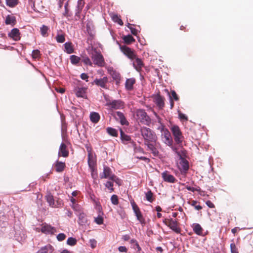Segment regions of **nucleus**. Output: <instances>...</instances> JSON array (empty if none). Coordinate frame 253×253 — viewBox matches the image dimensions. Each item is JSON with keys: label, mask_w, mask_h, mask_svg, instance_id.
Here are the masks:
<instances>
[{"label": "nucleus", "mask_w": 253, "mask_h": 253, "mask_svg": "<svg viewBox=\"0 0 253 253\" xmlns=\"http://www.w3.org/2000/svg\"><path fill=\"white\" fill-rule=\"evenodd\" d=\"M155 115L158 119L159 123L161 124V126L159 127L158 129L162 133L161 138L163 142L169 146H172L173 141L170 132L165 127V126L161 123V119L156 113H155Z\"/></svg>", "instance_id": "1"}, {"label": "nucleus", "mask_w": 253, "mask_h": 253, "mask_svg": "<svg viewBox=\"0 0 253 253\" xmlns=\"http://www.w3.org/2000/svg\"><path fill=\"white\" fill-rule=\"evenodd\" d=\"M100 177L101 179L108 178L109 179L115 182L119 185H121L122 184L121 179L113 173L111 169L107 166H103V170L102 173L100 174Z\"/></svg>", "instance_id": "2"}, {"label": "nucleus", "mask_w": 253, "mask_h": 253, "mask_svg": "<svg viewBox=\"0 0 253 253\" xmlns=\"http://www.w3.org/2000/svg\"><path fill=\"white\" fill-rule=\"evenodd\" d=\"M140 131L144 139V142H146L147 141H157V136L155 132L150 128L145 126H143L141 127Z\"/></svg>", "instance_id": "3"}, {"label": "nucleus", "mask_w": 253, "mask_h": 253, "mask_svg": "<svg viewBox=\"0 0 253 253\" xmlns=\"http://www.w3.org/2000/svg\"><path fill=\"white\" fill-rule=\"evenodd\" d=\"M137 120L142 124L149 126L151 124V120L147 113L143 109H138L135 112Z\"/></svg>", "instance_id": "4"}, {"label": "nucleus", "mask_w": 253, "mask_h": 253, "mask_svg": "<svg viewBox=\"0 0 253 253\" xmlns=\"http://www.w3.org/2000/svg\"><path fill=\"white\" fill-rule=\"evenodd\" d=\"M163 222L176 233H180L181 229L179 227V223L176 220H173L172 218H165L164 219Z\"/></svg>", "instance_id": "5"}, {"label": "nucleus", "mask_w": 253, "mask_h": 253, "mask_svg": "<svg viewBox=\"0 0 253 253\" xmlns=\"http://www.w3.org/2000/svg\"><path fill=\"white\" fill-rule=\"evenodd\" d=\"M171 130L176 143L178 145L181 144L184 138L179 126H173L171 127Z\"/></svg>", "instance_id": "6"}, {"label": "nucleus", "mask_w": 253, "mask_h": 253, "mask_svg": "<svg viewBox=\"0 0 253 253\" xmlns=\"http://www.w3.org/2000/svg\"><path fill=\"white\" fill-rule=\"evenodd\" d=\"M91 57L95 65L99 67L104 66L105 62L104 57L100 52H97L96 50L94 51L92 53Z\"/></svg>", "instance_id": "7"}, {"label": "nucleus", "mask_w": 253, "mask_h": 253, "mask_svg": "<svg viewBox=\"0 0 253 253\" xmlns=\"http://www.w3.org/2000/svg\"><path fill=\"white\" fill-rule=\"evenodd\" d=\"M132 210L136 216L137 219L140 222L142 225H145L146 223L145 218H144L138 206L136 204L132 201L131 202Z\"/></svg>", "instance_id": "8"}, {"label": "nucleus", "mask_w": 253, "mask_h": 253, "mask_svg": "<svg viewBox=\"0 0 253 253\" xmlns=\"http://www.w3.org/2000/svg\"><path fill=\"white\" fill-rule=\"evenodd\" d=\"M41 226V231L43 234L53 235L56 232V229L54 227L46 223L42 224Z\"/></svg>", "instance_id": "9"}, {"label": "nucleus", "mask_w": 253, "mask_h": 253, "mask_svg": "<svg viewBox=\"0 0 253 253\" xmlns=\"http://www.w3.org/2000/svg\"><path fill=\"white\" fill-rule=\"evenodd\" d=\"M120 49L123 53L129 59L134 60V58H136V55L130 48L126 45H122L120 46Z\"/></svg>", "instance_id": "10"}, {"label": "nucleus", "mask_w": 253, "mask_h": 253, "mask_svg": "<svg viewBox=\"0 0 253 253\" xmlns=\"http://www.w3.org/2000/svg\"><path fill=\"white\" fill-rule=\"evenodd\" d=\"M120 138L122 142L125 144L130 143L133 146L136 145L135 142L131 139V137L126 134L122 129H120Z\"/></svg>", "instance_id": "11"}, {"label": "nucleus", "mask_w": 253, "mask_h": 253, "mask_svg": "<svg viewBox=\"0 0 253 253\" xmlns=\"http://www.w3.org/2000/svg\"><path fill=\"white\" fill-rule=\"evenodd\" d=\"M107 105L112 109H122L124 107V102L120 100H115L110 102H108Z\"/></svg>", "instance_id": "12"}, {"label": "nucleus", "mask_w": 253, "mask_h": 253, "mask_svg": "<svg viewBox=\"0 0 253 253\" xmlns=\"http://www.w3.org/2000/svg\"><path fill=\"white\" fill-rule=\"evenodd\" d=\"M154 102L159 109H162L165 106V98L162 96L159 93L155 95L153 97Z\"/></svg>", "instance_id": "13"}, {"label": "nucleus", "mask_w": 253, "mask_h": 253, "mask_svg": "<svg viewBox=\"0 0 253 253\" xmlns=\"http://www.w3.org/2000/svg\"><path fill=\"white\" fill-rule=\"evenodd\" d=\"M108 82V79L107 77H104L101 79H96L94 80L92 84H95L98 86L103 88H107V84Z\"/></svg>", "instance_id": "14"}, {"label": "nucleus", "mask_w": 253, "mask_h": 253, "mask_svg": "<svg viewBox=\"0 0 253 253\" xmlns=\"http://www.w3.org/2000/svg\"><path fill=\"white\" fill-rule=\"evenodd\" d=\"M69 151L67 148V145L64 143H62L60 144L59 151H58V157H63L66 158L69 156Z\"/></svg>", "instance_id": "15"}, {"label": "nucleus", "mask_w": 253, "mask_h": 253, "mask_svg": "<svg viewBox=\"0 0 253 253\" xmlns=\"http://www.w3.org/2000/svg\"><path fill=\"white\" fill-rule=\"evenodd\" d=\"M162 177L163 180L169 183H175L176 181V178L171 174H170L168 171H165L162 173Z\"/></svg>", "instance_id": "16"}, {"label": "nucleus", "mask_w": 253, "mask_h": 253, "mask_svg": "<svg viewBox=\"0 0 253 253\" xmlns=\"http://www.w3.org/2000/svg\"><path fill=\"white\" fill-rule=\"evenodd\" d=\"M87 162L91 171L94 172L95 170L96 161L90 152L87 155Z\"/></svg>", "instance_id": "17"}, {"label": "nucleus", "mask_w": 253, "mask_h": 253, "mask_svg": "<svg viewBox=\"0 0 253 253\" xmlns=\"http://www.w3.org/2000/svg\"><path fill=\"white\" fill-rule=\"evenodd\" d=\"M116 115L118 117L117 118V120H119L120 121V123L122 125H125V126H128L129 125V122L127 121L126 119V118L124 114L120 112L117 111L116 113Z\"/></svg>", "instance_id": "18"}, {"label": "nucleus", "mask_w": 253, "mask_h": 253, "mask_svg": "<svg viewBox=\"0 0 253 253\" xmlns=\"http://www.w3.org/2000/svg\"><path fill=\"white\" fill-rule=\"evenodd\" d=\"M134 59L135 60L133 62V66L136 71L139 72L141 71L142 68L144 66L143 61L141 59L137 58L136 56V58Z\"/></svg>", "instance_id": "19"}, {"label": "nucleus", "mask_w": 253, "mask_h": 253, "mask_svg": "<svg viewBox=\"0 0 253 253\" xmlns=\"http://www.w3.org/2000/svg\"><path fill=\"white\" fill-rule=\"evenodd\" d=\"M54 167L56 172H62L64 171L66 165L65 163L57 160L54 164Z\"/></svg>", "instance_id": "20"}, {"label": "nucleus", "mask_w": 253, "mask_h": 253, "mask_svg": "<svg viewBox=\"0 0 253 253\" xmlns=\"http://www.w3.org/2000/svg\"><path fill=\"white\" fill-rule=\"evenodd\" d=\"M54 248L50 244H48L40 249L37 253H53Z\"/></svg>", "instance_id": "21"}, {"label": "nucleus", "mask_w": 253, "mask_h": 253, "mask_svg": "<svg viewBox=\"0 0 253 253\" xmlns=\"http://www.w3.org/2000/svg\"><path fill=\"white\" fill-rule=\"evenodd\" d=\"M135 79L133 78L127 79L125 83V87L127 90H131L133 88V85L135 84Z\"/></svg>", "instance_id": "22"}, {"label": "nucleus", "mask_w": 253, "mask_h": 253, "mask_svg": "<svg viewBox=\"0 0 253 253\" xmlns=\"http://www.w3.org/2000/svg\"><path fill=\"white\" fill-rule=\"evenodd\" d=\"M9 36L15 41L20 39L19 30L17 28L13 29L9 34Z\"/></svg>", "instance_id": "23"}, {"label": "nucleus", "mask_w": 253, "mask_h": 253, "mask_svg": "<svg viewBox=\"0 0 253 253\" xmlns=\"http://www.w3.org/2000/svg\"><path fill=\"white\" fill-rule=\"evenodd\" d=\"M179 169L180 170L183 171H186L189 169V163L188 162L184 159H181L180 162H179Z\"/></svg>", "instance_id": "24"}, {"label": "nucleus", "mask_w": 253, "mask_h": 253, "mask_svg": "<svg viewBox=\"0 0 253 253\" xmlns=\"http://www.w3.org/2000/svg\"><path fill=\"white\" fill-rule=\"evenodd\" d=\"M84 4L79 3V5H77V9L75 15V20L78 21L81 19V13L84 7Z\"/></svg>", "instance_id": "25"}, {"label": "nucleus", "mask_w": 253, "mask_h": 253, "mask_svg": "<svg viewBox=\"0 0 253 253\" xmlns=\"http://www.w3.org/2000/svg\"><path fill=\"white\" fill-rule=\"evenodd\" d=\"M64 51L68 54H71L74 52V49L72 42H67L64 44Z\"/></svg>", "instance_id": "26"}, {"label": "nucleus", "mask_w": 253, "mask_h": 253, "mask_svg": "<svg viewBox=\"0 0 253 253\" xmlns=\"http://www.w3.org/2000/svg\"><path fill=\"white\" fill-rule=\"evenodd\" d=\"M90 120L93 123H97L100 120V115L97 112H92L90 114Z\"/></svg>", "instance_id": "27"}, {"label": "nucleus", "mask_w": 253, "mask_h": 253, "mask_svg": "<svg viewBox=\"0 0 253 253\" xmlns=\"http://www.w3.org/2000/svg\"><path fill=\"white\" fill-rule=\"evenodd\" d=\"M16 22V18L14 16L8 15L5 18V23L6 25H14Z\"/></svg>", "instance_id": "28"}, {"label": "nucleus", "mask_w": 253, "mask_h": 253, "mask_svg": "<svg viewBox=\"0 0 253 253\" xmlns=\"http://www.w3.org/2000/svg\"><path fill=\"white\" fill-rule=\"evenodd\" d=\"M192 228L194 232L198 235H201L203 233V228L198 223L193 224Z\"/></svg>", "instance_id": "29"}, {"label": "nucleus", "mask_w": 253, "mask_h": 253, "mask_svg": "<svg viewBox=\"0 0 253 253\" xmlns=\"http://www.w3.org/2000/svg\"><path fill=\"white\" fill-rule=\"evenodd\" d=\"M45 199L50 207L52 208L56 207V205L54 202L53 196L51 194H48L45 196Z\"/></svg>", "instance_id": "30"}, {"label": "nucleus", "mask_w": 253, "mask_h": 253, "mask_svg": "<svg viewBox=\"0 0 253 253\" xmlns=\"http://www.w3.org/2000/svg\"><path fill=\"white\" fill-rule=\"evenodd\" d=\"M78 216L79 224L83 225L87 222L86 215L84 212L81 211V212L79 213Z\"/></svg>", "instance_id": "31"}, {"label": "nucleus", "mask_w": 253, "mask_h": 253, "mask_svg": "<svg viewBox=\"0 0 253 253\" xmlns=\"http://www.w3.org/2000/svg\"><path fill=\"white\" fill-rule=\"evenodd\" d=\"M145 197L146 200L150 203H152L155 200L154 194L151 190L145 193Z\"/></svg>", "instance_id": "32"}, {"label": "nucleus", "mask_w": 253, "mask_h": 253, "mask_svg": "<svg viewBox=\"0 0 253 253\" xmlns=\"http://www.w3.org/2000/svg\"><path fill=\"white\" fill-rule=\"evenodd\" d=\"M86 88L84 87H79L76 91L78 97H84L85 93Z\"/></svg>", "instance_id": "33"}, {"label": "nucleus", "mask_w": 253, "mask_h": 253, "mask_svg": "<svg viewBox=\"0 0 253 253\" xmlns=\"http://www.w3.org/2000/svg\"><path fill=\"white\" fill-rule=\"evenodd\" d=\"M123 40H124L125 42L127 44H130L131 43H132V42H134L135 41V39L130 35H128L125 36L123 38Z\"/></svg>", "instance_id": "34"}, {"label": "nucleus", "mask_w": 253, "mask_h": 253, "mask_svg": "<svg viewBox=\"0 0 253 253\" xmlns=\"http://www.w3.org/2000/svg\"><path fill=\"white\" fill-rule=\"evenodd\" d=\"M107 133L114 137H117L118 136V131L117 130L112 127H108L106 129Z\"/></svg>", "instance_id": "35"}, {"label": "nucleus", "mask_w": 253, "mask_h": 253, "mask_svg": "<svg viewBox=\"0 0 253 253\" xmlns=\"http://www.w3.org/2000/svg\"><path fill=\"white\" fill-rule=\"evenodd\" d=\"M144 144L147 146L148 149L149 151L157 145L156 141H152L144 142Z\"/></svg>", "instance_id": "36"}, {"label": "nucleus", "mask_w": 253, "mask_h": 253, "mask_svg": "<svg viewBox=\"0 0 253 253\" xmlns=\"http://www.w3.org/2000/svg\"><path fill=\"white\" fill-rule=\"evenodd\" d=\"M70 59L71 63L74 65L78 64L81 60L80 57L75 55H71L70 57Z\"/></svg>", "instance_id": "37"}, {"label": "nucleus", "mask_w": 253, "mask_h": 253, "mask_svg": "<svg viewBox=\"0 0 253 253\" xmlns=\"http://www.w3.org/2000/svg\"><path fill=\"white\" fill-rule=\"evenodd\" d=\"M197 203H198V202L195 200H192L191 201L189 202V204L191 206L193 207L196 210L200 211L202 209V207L199 205H197Z\"/></svg>", "instance_id": "38"}, {"label": "nucleus", "mask_w": 253, "mask_h": 253, "mask_svg": "<svg viewBox=\"0 0 253 253\" xmlns=\"http://www.w3.org/2000/svg\"><path fill=\"white\" fill-rule=\"evenodd\" d=\"M56 41L59 43H63L65 41V35L63 34H58L55 37Z\"/></svg>", "instance_id": "39"}, {"label": "nucleus", "mask_w": 253, "mask_h": 253, "mask_svg": "<svg viewBox=\"0 0 253 253\" xmlns=\"http://www.w3.org/2000/svg\"><path fill=\"white\" fill-rule=\"evenodd\" d=\"M113 181L112 182V181H107L105 184V187L110 191V192H112L114 191V189L113 188Z\"/></svg>", "instance_id": "40"}, {"label": "nucleus", "mask_w": 253, "mask_h": 253, "mask_svg": "<svg viewBox=\"0 0 253 253\" xmlns=\"http://www.w3.org/2000/svg\"><path fill=\"white\" fill-rule=\"evenodd\" d=\"M82 62L86 65L92 66V63L90 61V59L86 56H83Z\"/></svg>", "instance_id": "41"}, {"label": "nucleus", "mask_w": 253, "mask_h": 253, "mask_svg": "<svg viewBox=\"0 0 253 253\" xmlns=\"http://www.w3.org/2000/svg\"><path fill=\"white\" fill-rule=\"evenodd\" d=\"M77 242V240L75 238H72V237L69 238L67 241V244L68 245H70L71 246H75V245H76Z\"/></svg>", "instance_id": "42"}, {"label": "nucleus", "mask_w": 253, "mask_h": 253, "mask_svg": "<svg viewBox=\"0 0 253 253\" xmlns=\"http://www.w3.org/2000/svg\"><path fill=\"white\" fill-rule=\"evenodd\" d=\"M48 29H49L47 26H45V25L42 26V27L41 28L40 31H41V34L42 35V36L46 37L47 36L46 34L47 33Z\"/></svg>", "instance_id": "43"}, {"label": "nucleus", "mask_w": 253, "mask_h": 253, "mask_svg": "<svg viewBox=\"0 0 253 253\" xmlns=\"http://www.w3.org/2000/svg\"><path fill=\"white\" fill-rule=\"evenodd\" d=\"M68 1H67L64 5L65 12L63 13L64 16L66 17L67 18H68L69 17H70L71 16V14L69 13V10L68 8Z\"/></svg>", "instance_id": "44"}, {"label": "nucleus", "mask_w": 253, "mask_h": 253, "mask_svg": "<svg viewBox=\"0 0 253 253\" xmlns=\"http://www.w3.org/2000/svg\"><path fill=\"white\" fill-rule=\"evenodd\" d=\"M187 189L189 191L194 192V191H197L199 192V193L202 195V192H203V191L201 190V188L199 187H197V188H194L193 187L188 186L187 187Z\"/></svg>", "instance_id": "45"}, {"label": "nucleus", "mask_w": 253, "mask_h": 253, "mask_svg": "<svg viewBox=\"0 0 253 253\" xmlns=\"http://www.w3.org/2000/svg\"><path fill=\"white\" fill-rule=\"evenodd\" d=\"M170 92V99H172L176 101H178L179 98L176 92L174 90H171Z\"/></svg>", "instance_id": "46"}, {"label": "nucleus", "mask_w": 253, "mask_h": 253, "mask_svg": "<svg viewBox=\"0 0 253 253\" xmlns=\"http://www.w3.org/2000/svg\"><path fill=\"white\" fill-rule=\"evenodd\" d=\"M111 74L112 76V78L116 80V81H120V78H121V75L120 74L115 71H113L112 73H111Z\"/></svg>", "instance_id": "47"}, {"label": "nucleus", "mask_w": 253, "mask_h": 253, "mask_svg": "<svg viewBox=\"0 0 253 253\" xmlns=\"http://www.w3.org/2000/svg\"><path fill=\"white\" fill-rule=\"evenodd\" d=\"M18 3V0H6V4L10 7H14Z\"/></svg>", "instance_id": "48"}, {"label": "nucleus", "mask_w": 253, "mask_h": 253, "mask_svg": "<svg viewBox=\"0 0 253 253\" xmlns=\"http://www.w3.org/2000/svg\"><path fill=\"white\" fill-rule=\"evenodd\" d=\"M231 253H239L238 249L234 242L230 246Z\"/></svg>", "instance_id": "49"}, {"label": "nucleus", "mask_w": 253, "mask_h": 253, "mask_svg": "<svg viewBox=\"0 0 253 253\" xmlns=\"http://www.w3.org/2000/svg\"><path fill=\"white\" fill-rule=\"evenodd\" d=\"M111 201L113 205H117L119 204L118 196L116 195H113L111 197Z\"/></svg>", "instance_id": "50"}, {"label": "nucleus", "mask_w": 253, "mask_h": 253, "mask_svg": "<svg viewBox=\"0 0 253 253\" xmlns=\"http://www.w3.org/2000/svg\"><path fill=\"white\" fill-rule=\"evenodd\" d=\"M41 56L40 51L38 49L34 50L32 52V57L34 59L39 58Z\"/></svg>", "instance_id": "51"}, {"label": "nucleus", "mask_w": 253, "mask_h": 253, "mask_svg": "<svg viewBox=\"0 0 253 253\" xmlns=\"http://www.w3.org/2000/svg\"><path fill=\"white\" fill-rule=\"evenodd\" d=\"M113 19L115 22L118 23L120 25H123L122 20L117 15H114L113 17Z\"/></svg>", "instance_id": "52"}, {"label": "nucleus", "mask_w": 253, "mask_h": 253, "mask_svg": "<svg viewBox=\"0 0 253 253\" xmlns=\"http://www.w3.org/2000/svg\"><path fill=\"white\" fill-rule=\"evenodd\" d=\"M157 147L158 146L157 145V146H155L153 149L150 150L152 153L153 155L155 157L158 156L159 154V151L158 150Z\"/></svg>", "instance_id": "53"}, {"label": "nucleus", "mask_w": 253, "mask_h": 253, "mask_svg": "<svg viewBox=\"0 0 253 253\" xmlns=\"http://www.w3.org/2000/svg\"><path fill=\"white\" fill-rule=\"evenodd\" d=\"M71 207L75 211L78 212V213H80L82 211L78 204L71 205Z\"/></svg>", "instance_id": "54"}, {"label": "nucleus", "mask_w": 253, "mask_h": 253, "mask_svg": "<svg viewBox=\"0 0 253 253\" xmlns=\"http://www.w3.org/2000/svg\"><path fill=\"white\" fill-rule=\"evenodd\" d=\"M66 235L64 233H60L57 236V239L59 241H62L66 238Z\"/></svg>", "instance_id": "55"}, {"label": "nucleus", "mask_w": 253, "mask_h": 253, "mask_svg": "<svg viewBox=\"0 0 253 253\" xmlns=\"http://www.w3.org/2000/svg\"><path fill=\"white\" fill-rule=\"evenodd\" d=\"M95 221L99 225L102 224L103 223V218L101 216H98L95 218Z\"/></svg>", "instance_id": "56"}, {"label": "nucleus", "mask_w": 253, "mask_h": 253, "mask_svg": "<svg viewBox=\"0 0 253 253\" xmlns=\"http://www.w3.org/2000/svg\"><path fill=\"white\" fill-rule=\"evenodd\" d=\"M81 78L82 80H85L86 82H88V79L89 77L87 75V74H86L85 73H82L81 75Z\"/></svg>", "instance_id": "57"}, {"label": "nucleus", "mask_w": 253, "mask_h": 253, "mask_svg": "<svg viewBox=\"0 0 253 253\" xmlns=\"http://www.w3.org/2000/svg\"><path fill=\"white\" fill-rule=\"evenodd\" d=\"M129 28L131 31V33H132V34H133L134 36H136L137 35L138 31L137 29H136L132 27H129Z\"/></svg>", "instance_id": "58"}, {"label": "nucleus", "mask_w": 253, "mask_h": 253, "mask_svg": "<svg viewBox=\"0 0 253 253\" xmlns=\"http://www.w3.org/2000/svg\"><path fill=\"white\" fill-rule=\"evenodd\" d=\"M118 250L120 252H124V253H126L127 251L126 248L125 246L119 247L118 248Z\"/></svg>", "instance_id": "59"}, {"label": "nucleus", "mask_w": 253, "mask_h": 253, "mask_svg": "<svg viewBox=\"0 0 253 253\" xmlns=\"http://www.w3.org/2000/svg\"><path fill=\"white\" fill-rule=\"evenodd\" d=\"M206 204L210 208H214L215 207L214 205L210 200L207 201Z\"/></svg>", "instance_id": "60"}, {"label": "nucleus", "mask_w": 253, "mask_h": 253, "mask_svg": "<svg viewBox=\"0 0 253 253\" xmlns=\"http://www.w3.org/2000/svg\"><path fill=\"white\" fill-rule=\"evenodd\" d=\"M66 215L70 218H71L73 216V212L70 210L66 209Z\"/></svg>", "instance_id": "61"}, {"label": "nucleus", "mask_w": 253, "mask_h": 253, "mask_svg": "<svg viewBox=\"0 0 253 253\" xmlns=\"http://www.w3.org/2000/svg\"><path fill=\"white\" fill-rule=\"evenodd\" d=\"M86 30L88 34H89L91 36H93L90 26L88 23L86 25Z\"/></svg>", "instance_id": "62"}, {"label": "nucleus", "mask_w": 253, "mask_h": 253, "mask_svg": "<svg viewBox=\"0 0 253 253\" xmlns=\"http://www.w3.org/2000/svg\"><path fill=\"white\" fill-rule=\"evenodd\" d=\"M179 118L181 119V120H185V121H187L188 120V118L187 116H185V115L182 114V113H179Z\"/></svg>", "instance_id": "63"}, {"label": "nucleus", "mask_w": 253, "mask_h": 253, "mask_svg": "<svg viewBox=\"0 0 253 253\" xmlns=\"http://www.w3.org/2000/svg\"><path fill=\"white\" fill-rule=\"evenodd\" d=\"M90 242L91 243L90 245H91V248L93 249L94 248L96 247V241L94 240H90Z\"/></svg>", "instance_id": "64"}]
</instances>
